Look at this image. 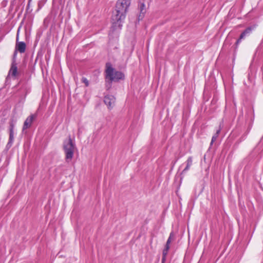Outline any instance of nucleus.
<instances>
[{
	"instance_id": "obj_1",
	"label": "nucleus",
	"mask_w": 263,
	"mask_h": 263,
	"mask_svg": "<svg viewBox=\"0 0 263 263\" xmlns=\"http://www.w3.org/2000/svg\"><path fill=\"white\" fill-rule=\"evenodd\" d=\"M131 0H118L116 5V14L112 16L113 24L115 26L120 27L122 21L125 18V14L130 5Z\"/></svg>"
},
{
	"instance_id": "obj_2",
	"label": "nucleus",
	"mask_w": 263,
	"mask_h": 263,
	"mask_svg": "<svg viewBox=\"0 0 263 263\" xmlns=\"http://www.w3.org/2000/svg\"><path fill=\"white\" fill-rule=\"evenodd\" d=\"M106 78L111 81L123 79L124 76L121 72L116 70L109 63L106 64Z\"/></svg>"
},
{
	"instance_id": "obj_3",
	"label": "nucleus",
	"mask_w": 263,
	"mask_h": 263,
	"mask_svg": "<svg viewBox=\"0 0 263 263\" xmlns=\"http://www.w3.org/2000/svg\"><path fill=\"white\" fill-rule=\"evenodd\" d=\"M63 147L66 160L67 162H69L72 159L76 149L74 144L70 138H68L64 141Z\"/></svg>"
},
{
	"instance_id": "obj_4",
	"label": "nucleus",
	"mask_w": 263,
	"mask_h": 263,
	"mask_svg": "<svg viewBox=\"0 0 263 263\" xmlns=\"http://www.w3.org/2000/svg\"><path fill=\"white\" fill-rule=\"evenodd\" d=\"M104 101L108 108H111L115 105V98L113 96L108 95L105 97Z\"/></svg>"
},
{
	"instance_id": "obj_5",
	"label": "nucleus",
	"mask_w": 263,
	"mask_h": 263,
	"mask_svg": "<svg viewBox=\"0 0 263 263\" xmlns=\"http://www.w3.org/2000/svg\"><path fill=\"white\" fill-rule=\"evenodd\" d=\"M35 118V116L33 115H30L29 116L25 121L24 122L23 127V130H25V129H27L28 128L30 127L31 125V124L33 122V120Z\"/></svg>"
},
{
	"instance_id": "obj_6",
	"label": "nucleus",
	"mask_w": 263,
	"mask_h": 263,
	"mask_svg": "<svg viewBox=\"0 0 263 263\" xmlns=\"http://www.w3.org/2000/svg\"><path fill=\"white\" fill-rule=\"evenodd\" d=\"M15 121H12L10 123V129H9V140L8 142L9 144H12L14 139V127L15 126Z\"/></svg>"
},
{
	"instance_id": "obj_7",
	"label": "nucleus",
	"mask_w": 263,
	"mask_h": 263,
	"mask_svg": "<svg viewBox=\"0 0 263 263\" xmlns=\"http://www.w3.org/2000/svg\"><path fill=\"white\" fill-rule=\"evenodd\" d=\"M16 49L21 53L25 52L26 49V44L23 42H18L16 44Z\"/></svg>"
},
{
	"instance_id": "obj_8",
	"label": "nucleus",
	"mask_w": 263,
	"mask_h": 263,
	"mask_svg": "<svg viewBox=\"0 0 263 263\" xmlns=\"http://www.w3.org/2000/svg\"><path fill=\"white\" fill-rule=\"evenodd\" d=\"M17 67L16 64L14 63H12L11 68L9 72V75L11 76L12 77H15L17 73Z\"/></svg>"
},
{
	"instance_id": "obj_9",
	"label": "nucleus",
	"mask_w": 263,
	"mask_h": 263,
	"mask_svg": "<svg viewBox=\"0 0 263 263\" xmlns=\"http://www.w3.org/2000/svg\"><path fill=\"white\" fill-rule=\"evenodd\" d=\"M140 13L139 16V18H142V17L144 16V14L146 12V8L144 4H141L140 5Z\"/></svg>"
},
{
	"instance_id": "obj_10",
	"label": "nucleus",
	"mask_w": 263,
	"mask_h": 263,
	"mask_svg": "<svg viewBox=\"0 0 263 263\" xmlns=\"http://www.w3.org/2000/svg\"><path fill=\"white\" fill-rule=\"evenodd\" d=\"M251 32V29L250 28H247L245 31H244L240 35L239 39L237 40L236 43L238 44L241 39H243L245 36L247 34L250 33Z\"/></svg>"
},
{
	"instance_id": "obj_11",
	"label": "nucleus",
	"mask_w": 263,
	"mask_h": 263,
	"mask_svg": "<svg viewBox=\"0 0 263 263\" xmlns=\"http://www.w3.org/2000/svg\"><path fill=\"white\" fill-rule=\"evenodd\" d=\"M169 249H170V245L166 244L165 248L164 249V250L163 251V258H164L165 256L167 255Z\"/></svg>"
},
{
	"instance_id": "obj_12",
	"label": "nucleus",
	"mask_w": 263,
	"mask_h": 263,
	"mask_svg": "<svg viewBox=\"0 0 263 263\" xmlns=\"http://www.w3.org/2000/svg\"><path fill=\"white\" fill-rule=\"evenodd\" d=\"M169 249H170V245L166 244L165 248L164 249V250L163 251V258H164L165 256L167 255Z\"/></svg>"
},
{
	"instance_id": "obj_13",
	"label": "nucleus",
	"mask_w": 263,
	"mask_h": 263,
	"mask_svg": "<svg viewBox=\"0 0 263 263\" xmlns=\"http://www.w3.org/2000/svg\"><path fill=\"white\" fill-rule=\"evenodd\" d=\"M173 238H174V234H173V233H171L170 234L169 238H168V239L167 240L166 245H170V244L172 242V239H173Z\"/></svg>"
},
{
	"instance_id": "obj_14",
	"label": "nucleus",
	"mask_w": 263,
	"mask_h": 263,
	"mask_svg": "<svg viewBox=\"0 0 263 263\" xmlns=\"http://www.w3.org/2000/svg\"><path fill=\"white\" fill-rule=\"evenodd\" d=\"M192 164V160L191 159H189L187 160V166L186 167V168L184 169V170H187L189 169V168L190 167V166Z\"/></svg>"
},
{
	"instance_id": "obj_15",
	"label": "nucleus",
	"mask_w": 263,
	"mask_h": 263,
	"mask_svg": "<svg viewBox=\"0 0 263 263\" xmlns=\"http://www.w3.org/2000/svg\"><path fill=\"white\" fill-rule=\"evenodd\" d=\"M82 81L85 84L86 86H87L88 85V81L85 78H83L82 79Z\"/></svg>"
},
{
	"instance_id": "obj_16",
	"label": "nucleus",
	"mask_w": 263,
	"mask_h": 263,
	"mask_svg": "<svg viewBox=\"0 0 263 263\" xmlns=\"http://www.w3.org/2000/svg\"><path fill=\"white\" fill-rule=\"evenodd\" d=\"M218 132H217L216 134L213 136L212 139V143H213L217 138V135H218Z\"/></svg>"
}]
</instances>
